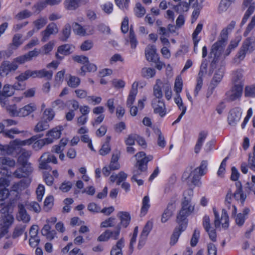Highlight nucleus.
Listing matches in <instances>:
<instances>
[{
  "instance_id": "obj_1",
  "label": "nucleus",
  "mask_w": 255,
  "mask_h": 255,
  "mask_svg": "<svg viewBox=\"0 0 255 255\" xmlns=\"http://www.w3.org/2000/svg\"><path fill=\"white\" fill-rule=\"evenodd\" d=\"M135 156L136 162L134 165L135 169L133 170L132 179L138 177L142 172L146 171L147 169V163L152 160L153 156L151 155L148 156L143 151H140L137 153Z\"/></svg>"
},
{
  "instance_id": "obj_2",
  "label": "nucleus",
  "mask_w": 255,
  "mask_h": 255,
  "mask_svg": "<svg viewBox=\"0 0 255 255\" xmlns=\"http://www.w3.org/2000/svg\"><path fill=\"white\" fill-rule=\"evenodd\" d=\"M208 165V161L207 160H203L200 165L192 170V168L191 167L189 172H184L183 175V177H185V179L190 178L191 182L195 186H199L201 184L200 181V177L204 175L205 174V170H207Z\"/></svg>"
},
{
  "instance_id": "obj_3",
  "label": "nucleus",
  "mask_w": 255,
  "mask_h": 255,
  "mask_svg": "<svg viewBox=\"0 0 255 255\" xmlns=\"http://www.w3.org/2000/svg\"><path fill=\"white\" fill-rule=\"evenodd\" d=\"M176 222L178 226L174 229L170 238V244L172 246L177 243L180 234L186 230L188 225L187 218L181 215L177 214Z\"/></svg>"
},
{
  "instance_id": "obj_4",
  "label": "nucleus",
  "mask_w": 255,
  "mask_h": 255,
  "mask_svg": "<svg viewBox=\"0 0 255 255\" xmlns=\"http://www.w3.org/2000/svg\"><path fill=\"white\" fill-rule=\"evenodd\" d=\"M193 195V191L192 189H188L184 193V197L181 203V208L178 215H181L184 217H188L194 211V206L191 204V198Z\"/></svg>"
},
{
  "instance_id": "obj_5",
  "label": "nucleus",
  "mask_w": 255,
  "mask_h": 255,
  "mask_svg": "<svg viewBox=\"0 0 255 255\" xmlns=\"http://www.w3.org/2000/svg\"><path fill=\"white\" fill-rule=\"evenodd\" d=\"M223 43L221 41H217L212 46L209 54V57L213 58L210 64L209 74L211 75L214 69L216 68V64L218 62V58L220 56L221 51L224 46H222Z\"/></svg>"
},
{
  "instance_id": "obj_6",
  "label": "nucleus",
  "mask_w": 255,
  "mask_h": 255,
  "mask_svg": "<svg viewBox=\"0 0 255 255\" xmlns=\"http://www.w3.org/2000/svg\"><path fill=\"white\" fill-rule=\"evenodd\" d=\"M255 49V38L249 37L243 42L240 51L236 55L237 58L242 60L246 54L253 52Z\"/></svg>"
},
{
  "instance_id": "obj_7",
  "label": "nucleus",
  "mask_w": 255,
  "mask_h": 255,
  "mask_svg": "<svg viewBox=\"0 0 255 255\" xmlns=\"http://www.w3.org/2000/svg\"><path fill=\"white\" fill-rule=\"evenodd\" d=\"M43 135V134L35 135L28 139L20 141L19 144L21 145H25L26 144L30 145L34 143L33 148L36 150H39L45 145V142L43 139L38 140V139L42 137Z\"/></svg>"
},
{
  "instance_id": "obj_8",
  "label": "nucleus",
  "mask_w": 255,
  "mask_h": 255,
  "mask_svg": "<svg viewBox=\"0 0 255 255\" xmlns=\"http://www.w3.org/2000/svg\"><path fill=\"white\" fill-rule=\"evenodd\" d=\"M40 162L39 163V168L42 169L51 170V167L48 163L52 162L54 164L57 163V159L55 156L49 152L43 153L40 158Z\"/></svg>"
},
{
  "instance_id": "obj_9",
  "label": "nucleus",
  "mask_w": 255,
  "mask_h": 255,
  "mask_svg": "<svg viewBox=\"0 0 255 255\" xmlns=\"http://www.w3.org/2000/svg\"><path fill=\"white\" fill-rule=\"evenodd\" d=\"M243 87L239 85H234L231 89L227 92L226 100L228 102H233L241 97L243 94Z\"/></svg>"
},
{
  "instance_id": "obj_10",
  "label": "nucleus",
  "mask_w": 255,
  "mask_h": 255,
  "mask_svg": "<svg viewBox=\"0 0 255 255\" xmlns=\"http://www.w3.org/2000/svg\"><path fill=\"white\" fill-rule=\"evenodd\" d=\"M18 68V65L14 62H10L8 61H4L0 66V76H6L11 71H15Z\"/></svg>"
},
{
  "instance_id": "obj_11",
  "label": "nucleus",
  "mask_w": 255,
  "mask_h": 255,
  "mask_svg": "<svg viewBox=\"0 0 255 255\" xmlns=\"http://www.w3.org/2000/svg\"><path fill=\"white\" fill-rule=\"evenodd\" d=\"M151 105L155 114H158L161 117H163L165 115V106L162 100L154 98L152 101Z\"/></svg>"
},
{
  "instance_id": "obj_12",
  "label": "nucleus",
  "mask_w": 255,
  "mask_h": 255,
  "mask_svg": "<svg viewBox=\"0 0 255 255\" xmlns=\"http://www.w3.org/2000/svg\"><path fill=\"white\" fill-rule=\"evenodd\" d=\"M58 32V29L56 24L54 22L49 23L46 29L41 31V34L42 36L41 41L46 42L47 41L51 34H56Z\"/></svg>"
},
{
  "instance_id": "obj_13",
  "label": "nucleus",
  "mask_w": 255,
  "mask_h": 255,
  "mask_svg": "<svg viewBox=\"0 0 255 255\" xmlns=\"http://www.w3.org/2000/svg\"><path fill=\"white\" fill-rule=\"evenodd\" d=\"M146 59L149 62H157L159 58L156 53L155 46L153 45H148L145 49Z\"/></svg>"
},
{
  "instance_id": "obj_14",
  "label": "nucleus",
  "mask_w": 255,
  "mask_h": 255,
  "mask_svg": "<svg viewBox=\"0 0 255 255\" xmlns=\"http://www.w3.org/2000/svg\"><path fill=\"white\" fill-rule=\"evenodd\" d=\"M14 90L12 86L5 85L3 88L2 92L0 93V103L2 105H5L6 99L7 97L13 95Z\"/></svg>"
},
{
  "instance_id": "obj_15",
  "label": "nucleus",
  "mask_w": 255,
  "mask_h": 255,
  "mask_svg": "<svg viewBox=\"0 0 255 255\" xmlns=\"http://www.w3.org/2000/svg\"><path fill=\"white\" fill-rule=\"evenodd\" d=\"M241 118V113L237 109H232L228 117L229 124L232 126H235L239 122Z\"/></svg>"
},
{
  "instance_id": "obj_16",
  "label": "nucleus",
  "mask_w": 255,
  "mask_h": 255,
  "mask_svg": "<svg viewBox=\"0 0 255 255\" xmlns=\"http://www.w3.org/2000/svg\"><path fill=\"white\" fill-rule=\"evenodd\" d=\"M175 201L173 200L168 203L166 209L164 210V213L162 214L161 220L162 223L166 222L172 216L173 211L175 209Z\"/></svg>"
},
{
  "instance_id": "obj_17",
  "label": "nucleus",
  "mask_w": 255,
  "mask_h": 255,
  "mask_svg": "<svg viewBox=\"0 0 255 255\" xmlns=\"http://www.w3.org/2000/svg\"><path fill=\"white\" fill-rule=\"evenodd\" d=\"M236 22L235 21H232L228 25L226 29H224L222 30L220 34V39L217 41H221L223 43L222 46H225L226 43L228 39V30H232L235 26Z\"/></svg>"
},
{
  "instance_id": "obj_18",
  "label": "nucleus",
  "mask_w": 255,
  "mask_h": 255,
  "mask_svg": "<svg viewBox=\"0 0 255 255\" xmlns=\"http://www.w3.org/2000/svg\"><path fill=\"white\" fill-rule=\"evenodd\" d=\"M71 46V45L68 44H63L59 46L57 49V52L55 54L56 58L59 60H62L64 57L60 56L59 53L64 55H69L71 53L70 51Z\"/></svg>"
},
{
  "instance_id": "obj_19",
  "label": "nucleus",
  "mask_w": 255,
  "mask_h": 255,
  "mask_svg": "<svg viewBox=\"0 0 255 255\" xmlns=\"http://www.w3.org/2000/svg\"><path fill=\"white\" fill-rule=\"evenodd\" d=\"M36 110V105L34 103H30L23 108L19 109V117L28 116Z\"/></svg>"
},
{
  "instance_id": "obj_20",
  "label": "nucleus",
  "mask_w": 255,
  "mask_h": 255,
  "mask_svg": "<svg viewBox=\"0 0 255 255\" xmlns=\"http://www.w3.org/2000/svg\"><path fill=\"white\" fill-rule=\"evenodd\" d=\"M124 246L125 240L123 238H122L112 247L110 252L111 255H123L122 250Z\"/></svg>"
},
{
  "instance_id": "obj_21",
  "label": "nucleus",
  "mask_w": 255,
  "mask_h": 255,
  "mask_svg": "<svg viewBox=\"0 0 255 255\" xmlns=\"http://www.w3.org/2000/svg\"><path fill=\"white\" fill-rule=\"evenodd\" d=\"M51 227L49 224L45 225L41 230V234L45 236L49 240H52L56 234V231L54 230H51Z\"/></svg>"
},
{
  "instance_id": "obj_22",
  "label": "nucleus",
  "mask_w": 255,
  "mask_h": 255,
  "mask_svg": "<svg viewBox=\"0 0 255 255\" xmlns=\"http://www.w3.org/2000/svg\"><path fill=\"white\" fill-rule=\"evenodd\" d=\"M224 68L220 67L215 73L211 82V85L213 86L212 89L215 88L222 80L224 75Z\"/></svg>"
},
{
  "instance_id": "obj_23",
  "label": "nucleus",
  "mask_w": 255,
  "mask_h": 255,
  "mask_svg": "<svg viewBox=\"0 0 255 255\" xmlns=\"http://www.w3.org/2000/svg\"><path fill=\"white\" fill-rule=\"evenodd\" d=\"M207 135L208 132L207 131L203 130L200 132L197 143L194 148V151L196 153L199 152Z\"/></svg>"
},
{
  "instance_id": "obj_24",
  "label": "nucleus",
  "mask_w": 255,
  "mask_h": 255,
  "mask_svg": "<svg viewBox=\"0 0 255 255\" xmlns=\"http://www.w3.org/2000/svg\"><path fill=\"white\" fill-rule=\"evenodd\" d=\"M118 216L119 217L121 222L119 225L126 228L129 224L130 221V216L129 214L127 212H120L118 214Z\"/></svg>"
},
{
  "instance_id": "obj_25",
  "label": "nucleus",
  "mask_w": 255,
  "mask_h": 255,
  "mask_svg": "<svg viewBox=\"0 0 255 255\" xmlns=\"http://www.w3.org/2000/svg\"><path fill=\"white\" fill-rule=\"evenodd\" d=\"M14 218L13 216L9 214L4 215L1 217L0 220V226L5 227L9 229L13 222Z\"/></svg>"
},
{
  "instance_id": "obj_26",
  "label": "nucleus",
  "mask_w": 255,
  "mask_h": 255,
  "mask_svg": "<svg viewBox=\"0 0 255 255\" xmlns=\"http://www.w3.org/2000/svg\"><path fill=\"white\" fill-rule=\"evenodd\" d=\"M71 35V26L69 23H67L64 26L61 33L59 34V39L63 42H66L69 38Z\"/></svg>"
},
{
  "instance_id": "obj_27",
  "label": "nucleus",
  "mask_w": 255,
  "mask_h": 255,
  "mask_svg": "<svg viewBox=\"0 0 255 255\" xmlns=\"http://www.w3.org/2000/svg\"><path fill=\"white\" fill-rule=\"evenodd\" d=\"M18 218L24 223H27L30 219V216L27 213V212L23 205H18Z\"/></svg>"
},
{
  "instance_id": "obj_28",
  "label": "nucleus",
  "mask_w": 255,
  "mask_h": 255,
  "mask_svg": "<svg viewBox=\"0 0 255 255\" xmlns=\"http://www.w3.org/2000/svg\"><path fill=\"white\" fill-rule=\"evenodd\" d=\"M97 66L89 62H86V64L81 67L80 75L82 76H85L86 71L89 72H93L97 70Z\"/></svg>"
},
{
  "instance_id": "obj_29",
  "label": "nucleus",
  "mask_w": 255,
  "mask_h": 255,
  "mask_svg": "<svg viewBox=\"0 0 255 255\" xmlns=\"http://www.w3.org/2000/svg\"><path fill=\"white\" fill-rule=\"evenodd\" d=\"M81 1L82 0H65V7L68 10H75L79 6Z\"/></svg>"
},
{
  "instance_id": "obj_30",
  "label": "nucleus",
  "mask_w": 255,
  "mask_h": 255,
  "mask_svg": "<svg viewBox=\"0 0 255 255\" xmlns=\"http://www.w3.org/2000/svg\"><path fill=\"white\" fill-rule=\"evenodd\" d=\"M190 1L189 3L185 1H181L178 4L173 6L174 9L177 13H181L183 11H187L190 6Z\"/></svg>"
},
{
  "instance_id": "obj_31",
  "label": "nucleus",
  "mask_w": 255,
  "mask_h": 255,
  "mask_svg": "<svg viewBox=\"0 0 255 255\" xmlns=\"http://www.w3.org/2000/svg\"><path fill=\"white\" fill-rule=\"evenodd\" d=\"M243 75L241 71H236L233 73L232 82L235 85H239L243 87L244 84L242 82Z\"/></svg>"
},
{
  "instance_id": "obj_32",
  "label": "nucleus",
  "mask_w": 255,
  "mask_h": 255,
  "mask_svg": "<svg viewBox=\"0 0 255 255\" xmlns=\"http://www.w3.org/2000/svg\"><path fill=\"white\" fill-rule=\"evenodd\" d=\"M81 82V80L78 77L70 75L69 80L67 81V85L72 88L78 87Z\"/></svg>"
},
{
  "instance_id": "obj_33",
  "label": "nucleus",
  "mask_w": 255,
  "mask_h": 255,
  "mask_svg": "<svg viewBox=\"0 0 255 255\" xmlns=\"http://www.w3.org/2000/svg\"><path fill=\"white\" fill-rule=\"evenodd\" d=\"M53 72L52 71H47L45 69L37 70V78H46L48 80L52 79Z\"/></svg>"
},
{
  "instance_id": "obj_34",
  "label": "nucleus",
  "mask_w": 255,
  "mask_h": 255,
  "mask_svg": "<svg viewBox=\"0 0 255 255\" xmlns=\"http://www.w3.org/2000/svg\"><path fill=\"white\" fill-rule=\"evenodd\" d=\"M49 127L48 122L47 120H42L37 124L34 130L36 132H40L48 129Z\"/></svg>"
},
{
  "instance_id": "obj_35",
  "label": "nucleus",
  "mask_w": 255,
  "mask_h": 255,
  "mask_svg": "<svg viewBox=\"0 0 255 255\" xmlns=\"http://www.w3.org/2000/svg\"><path fill=\"white\" fill-rule=\"evenodd\" d=\"M26 227L25 225H19L16 226L13 231L12 234V238L15 239L21 236L24 232Z\"/></svg>"
},
{
  "instance_id": "obj_36",
  "label": "nucleus",
  "mask_w": 255,
  "mask_h": 255,
  "mask_svg": "<svg viewBox=\"0 0 255 255\" xmlns=\"http://www.w3.org/2000/svg\"><path fill=\"white\" fill-rule=\"evenodd\" d=\"M159 84L161 85L162 84V83L160 81V80H157V83L154 85L153 88L154 95L156 97L155 98H157L158 99L161 98L163 96L162 88Z\"/></svg>"
},
{
  "instance_id": "obj_37",
  "label": "nucleus",
  "mask_w": 255,
  "mask_h": 255,
  "mask_svg": "<svg viewBox=\"0 0 255 255\" xmlns=\"http://www.w3.org/2000/svg\"><path fill=\"white\" fill-rule=\"evenodd\" d=\"M0 164L13 167L15 165V162L14 160L9 157L2 156L0 157Z\"/></svg>"
},
{
  "instance_id": "obj_38",
  "label": "nucleus",
  "mask_w": 255,
  "mask_h": 255,
  "mask_svg": "<svg viewBox=\"0 0 255 255\" xmlns=\"http://www.w3.org/2000/svg\"><path fill=\"white\" fill-rule=\"evenodd\" d=\"M149 207V198L148 196H145L142 199V207L141 208V214H143V215H145L146 214Z\"/></svg>"
},
{
  "instance_id": "obj_39",
  "label": "nucleus",
  "mask_w": 255,
  "mask_h": 255,
  "mask_svg": "<svg viewBox=\"0 0 255 255\" xmlns=\"http://www.w3.org/2000/svg\"><path fill=\"white\" fill-rule=\"evenodd\" d=\"M121 232V226L118 225L115 230H109V235L110 239L117 240L119 239Z\"/></svg>"
},
{
  "instance_id": "obj_40",
  "label": "nucleus",
  "mask_w": 255,
  "mask_h": 255,
  "mask_svg": "<svg viewBox=\"0 0 255 255\" xmlns=\"http://www.w3.org/2000/svg\"><path fill=\"white\" fill-rule=\"evenodd\" d=\"M0 150L1 155H10L13 152L14 148L9 145L0 144Z\"/></svg>"
},
{
  "instance_id": "obj_41",
  "label": "nucleus",
  "mask_w": 255,
  "mask_h": 255,
  "mask_svg": "<svg viewBox=\"0 0 255 255\" xmlns=\"http://www.w3.org/2000/svg\"><path fill=\"white\" fill-rule=\"evenodd\" d=\"M245 96L246 97H255V85L247 86L245 87Z\"/></svg>"
},
{
  "instance_id": "obj_42",
  "label": "nucleus",
  "mask_w": 255,
  "mask_h": 255,
  "mask_svg": "<svg viewBox=\"0 0 255 255\" xmlns=\"http://www.w3.org/2000/svg\"><path fill=\"white\" fill-rule=\"evenodd\" d=\"M155 74V70L151 68H143L141 70V75L146 78L152 77Z\"/></svg>"
},
{
  "instance_id": "obj_43",
  "label": "nucleus",
  "mask_w": 255,
  "mask_h": 255,
  "mask_svg": "<svg viewBox=\"0 0 255 255\" xmlns=\"http://www.w3.org/2000/svg\"><path fill=\"white\" fill-rule=\"evenodd\" d=\"M137 93V89H133L130 90L127 102V106L128 107H130L131 106L135 100Z\"/></svg>"
},
{
  "instance_id": "obj_44",
  "label": "nucleus",
  "mask_w": 255,
  "mask_h": 255,
  "mask_svg": "<svg viewBox=\"0 0 255 255\" xmlns=\"http://www.w3.org/2000/svg\"><path fill=\"white\" fill-rule=\"evenodd\" d=\"M235 0H221L219 6V10L220 12L225 11L230 6L231 3Z\"/></svg>"
},
{
  "instance_id": "obj_45",
  "label": "nucleus",
  "mask_w": 255,
  "mask_h": 255,
  "mask_svg": "<svg viewBox=\"0 0 255 255\" xmlns=\"http://www.w3.org/2000/svg\"><path fill=\"white\" fill-rule=\"evenodd\" d=\"M240 40H232L229 45L227 49L225 51V55L228 56L232 50H234L239 45Z\"/></svg>"
},
{
  "instance_id": "obj_46",
  "label": "nucleus",
  "mask_w": 255,
  "mask_h": 255,
  "mask_svg": "<svg viewBox=\"0 0 255 255\" xmlns=\"http://www.w3.org/2000/svg\"><path fill=\"white\" fill-rule=\"evenodd\" d=\"M183 86V82L181 77H177L174 83V91L176 93V95H178L182 91Z\"/></svg>"
},
{
  "instance_id": "obj_47",
  "label": "nucleus",
  "mask_w": 255,
  "mask_h": 255,
  "mask_svg": "<svg viewBox=\"0 0 255 255\" xmlns=\"http://www.w3.org/2000/svg\"><path fill=\"white\" fill-rule=\"evenodd\" d=\"M9 195V191L7 188L0 189V202L1 206L4 205V200L8 198Z\"/></svg>"
},
{
  "instance_id": "obj_48",
  "label": "nucleus",
  "mask_w": 255,
  "mask_h": 255,
  "mask_svg": "<svg viewBox=\"0 0 255 255\" xmlns=\"http://www.w3.org/2000/svg\"><path fill=\"white\" fill-rule=\"evenodd\" d=\"M248 165L251 170L255 171V144L253 154H249V155Z\"/></svg>"
},
{
  "instance_id": "obj_49",
  "label": "nucleus",
  "mask_w": 255,
  "mask_h": 255,
  "mask_svg": "<svg viewBox=\"0 0 255 255\" xmlns=\"http://www.w3.org/2000/svg\"><path fill=\"white\" fill-rule=\"evenodd\" d=\"M255 9V6L254 4L251 5L246 11L244 17L242 19L241 24L244 25L247 21L250 15L253 13Z\"/></svg>"
},
{
  "instance_id": "obj_50",
  "label": "nucleus",
  "mask_w": 255,
  "mask_h": 255,
  "mask_svg": "<svg viewBox=\"0 0 255 255\" xmlns=\"http://www.w3.org/2000/svg\"><path fill=\"white\" fill-rule=\"evenodd\" d=\"M200 237V231L198 229H195L192 235L190 241V245L192 247H195L198 243Z\"/></svg>"
},
{
  "instance_id": "obj_51",
  "label": "nucleus",
  "mask_w": 255,
  "mask_h": 255,
  "mask_svg": "<svg viewBox=\"0 0 255 255\" xmlns=\"http://www.w3.org/2000/svg\"><path fill=\"white\" fill-rule=\"evenodd\" d=\"M152 223L150 221H148L144 226L140 235L147 237L148 234L152 229Z\"/></svg>"
},
{
  "instance_id": "obj_52",
  "label": "nucleus",
  "mask_w": 255,
  "mask_h": 255,
  "mask_svg": "<svg viewBox=\"0 0 255 255\" xmlns=\"http://www.w3.org/2000/svg\"><path fill=\"white\" fill-rule=\"evenodd\" d=\"M61 134V129H58L57 128H55L48 131L46 134V135L51 136L53 139H57L60 137Z\"/></svg>"
},
{
  "instance_id": "obj_53",
  "label": "nucleus",
  "mask_w": 255,
  "mask_h": 255,
  "mask_svg": "<svg viewBox=\"0 0 255 255\" xmlns=\"http://www.w3.org/2000/svg\"><path fill=\"white\" fill-rule=\"evenodd\" d=\"M135 14L136 16L141 17L145 13V8L141 5V3H137L135 8Z\"/></svg>"
},
{
  "instance_id": "obj_54",
  "label": "nucleus",
  "mask_w": 255,
  "mask_h": 255,
  "mask_svg": "<svg viewBox=\"0 0 255 255\" xmlns=\"http://www.w3.org/2000/svg\"><path fill=\"white\" fill-rule=\"evenodd\" d=\"M221 220L224 221V223H222L223 228L227 229L229 226V216L227 211L224 209L222 211Z\"/></svg>"
},
{
  "instance_id": "obj_55",
  "label": "nucleus",
  "mask_w": 255,
  "mask_h": 255,
  "mask_svg": "<svg viewBox=\"0 0 255 255\" xmlns=\"http://www.w3.org/2000/svg\"><path fill=\"white\" fill-rule=\"evenodd\" d=\"M115 220L116 219L115 218L110 217L101 223V227L108 228L113 227L115 226Z\"/></svg>"
},
{
  "instance_id": "obj_56",
  "label": "nucleus",
  "mask_w": 255,
  "mask_h": 255,
  "mask_svg": "<svg viewBox=\"0 0 255 255\" xmlns=\"http://www.w3.org/2000/svg\"><path fill=\"white\" fill-rule=\"evenodd\" d=\"M54 198L52 196H49L46 198L44 202V209L48 211L53 205Z\"/></svg>"
},
{
  "instance_id": "obj_57",
  "label": "nucleus",
  "mask_w": 255,
  "mask_h": 255,
  "mask_svg": "<svg viewBox=\"0 0 255 255\" xmlns=\"http://www.w3.org/2000/svg\"><path fill=\"white\" fill-rule=\"evenodd\" d=\"M46 23L47 19L45 17H41L33 22V23L37 30L42 28Z\"/></svg>"
},
{
  "instance_id": "obj_58",
  "label": "nucleus",
  "mask_w": 255,
  "mask_h": 255,
  "mask_svg": "<svg viewBox=\"0 0 255 255\" xmlns=\"http://www.w3.org/2000/svg\"><path fill=\"white\" fill-rule=\"evenodd\" d=\"M73 30L79 35H84L85 33V30L83 27L77 22H74L72 24Z\"/></svg>"
},
{
  "instance_id": "obj_59",
  "label": "nucleus",
  "mask_w": 255,
  "mask_h": 255,
  "mask_svg": "<svg viewBox=\"0 0 255 255\" xmlns=\"http://www.w3.org/2000/svg\"><path fill=\"white\" fill-rule=\"evenodd\" d=\"M45 192L44 186L43 185L39 184L36 189L37 199L39 202H41Z\"/></svg>"
},
{
  "instance_id": "obj_60",
  "label": "nucleus",
  "mask_w": 255,
  "mask_h": 255,
  "mask_svg": "<svg viewBox=\"0 0 255 255\" xmlns=\"http://www.w3.org/2000/svg\"><path fill=\"white\" fill-rule=\"evenodd\" d=\"M44 116L46 118V120L51 121L54 117L55 113L53 110L51 108L46 109L44 111Z\"/></svg>"
},
{
  "instance_id": "obj_61",
  "label": "nucleus",
  "mask_w": 255,
  "mask_h": 255,
  "mask_svg": "<svg viewBox=\"0 0 255 255\" xmlns=\"http://www.w3.org/2000/svg\"><path fill=\"white\" fill-rule=\"evenodd\" d=\"M73 59L74 61L77 63L82 64L84 65L86 62H88V58L84 55H76L73 57Z\"/></svg>"
},
{
  "instance_id": "obj_62",
  "label": "nucleus",
  "mask_w": 255,
  "mask_h": 255,
  "mask_svg": "<svg viewBox=\"0 0 255 255\" xmlns=\"http://www.w3.org/2000/svg\"><path fill=\"white\" fill-rule=\"evenodd\" d=\"M31 14L29 10L25 9L18 13L15 17L17 19L21 20L30 17Z\"/></svg>"
},
{
  "instance_id": "obj_63",
  "label": "nucleus",
  "mask_w": 255,
  "mask_h": 255,
  "mask_svg": "<svg viewBox=\"0 0 255 255\" xmlns=\"http://www.w3.org/2000/svg\"><path fill=\"white\" fill-rule=\"evenodd\" d=\"M93 46V43L91 40H87L84 41L81 46L82 51H87L91 49Z\"/></svg>"
},
{
  "instance_id": "obj_64",
  "label": "nucleus",
  "mask_w": 255,
  "mask_h": 255,
  "mask_svg": "<svg viewBox=\"0 0 255 255\" xmlns=\"http://www.w3.org/2000/svg\"><path fill=\"white\" fill-rule=\"evenodd\" d=\"M255 26V15L252 17V20L250 23L248 24L245 31L244 32V35L247 36L250 31Z\"/></svg>"
}]
</instances>
